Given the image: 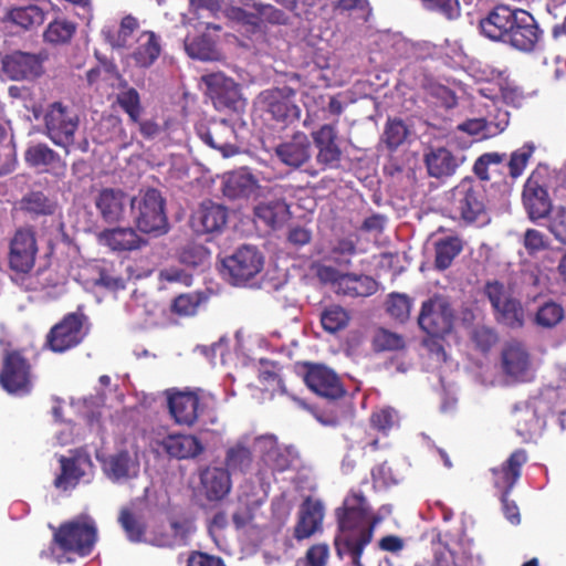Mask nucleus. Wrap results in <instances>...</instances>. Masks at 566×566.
Instances as JSON below:
<instances>
[{
  "instance_id": "39448f33",
  "label": "nucleus",
  "mask_w": 566,
  "mask_h": 566,
  "mask_svg": "<svg viewBox=\"0 0 566 566\" xmlns=\"http://www.w3.org/2000/svg\"><path fill=\"white\" fill-rule=\"evenodd\" d=\"M98 385L95 395L74 403L77 412L90 423L122 420L119 413L124 410L125 396L118 390V385L112 387L111 377L107 375L98 378Z\"/></svg>"
},
{
  "instance_id": "e2e57ef3",
  "label": "nucleus",
  "mask_w": 566,
  "mask_h": 566,
  "mask_svg": "<svg viewBox=\"0 0 566 566\" xmlns=\"http://www.w3.org/2000/svg\"><path fill=\"white\" fill-rule=\"evenodd\" d=\"M411 301L403 294H391L387 302V312L394 318L405 322L410 315Z\"/></svg>"
},
{
  "instance_id": "2eb2a0df",
  "label": "nucleus",
  "mask_w": 566,
  "mask_h": 566,
  "mask_svg": "<svg viewBox=\"0 0 566 566\" xmlns=\"http://www.w3.org/2000/svg\"><path fill=\"white\" fill-rule=\"evenodd\" d=\"M44 52L14 51L2 59V70L12 81L34 80L43 74Z\"/></svg>"
},
{
  "instance_id": "79ce46f5",
  "label": "nucleus",
  "mask_w": 566,
  "mask_h": 566,
  "mask_svg": "<svg viewBox=\"0 0 566 566\" xmlns=\"http://www.w3.org/2000/svg\"><path fill=\"white\" fill-rule=\"evenodd\" d=\"M339 290L349 296H368L376 292V282L367 275L346 273L342 276Z\"/></svg>"
},
{
  "instance_id": "864d4df0",
  "label": "nucleus",
  "mask_w": 566,
  "mask_h": 566,
  "mask_svg": "<svg viewBox=\"0 0 566 566\" xmlns=\"http://www.w3.org/2000/svg\"><path fill=\"white\" fill-rule=\"evenodd\" d=\"M120 108L129 116L133 123H139L143 106L139 93L136 90L119 91L116 96Z\"/></svg>"
},
{
  "instance_id": "69168bd1",
  "label": "nucleus",
  "mask_w": 566,
  "mask_h": 566,
  "mask_svg": "<svg viewBox=\"0 0 566 566\" xmlns=\"http://www.w3.org/2000/svg\"><path fill=\"white\" fill-rule=\"evenodd\" d=\"M471 339L480 350L488 352L497 342V335L491 327L476 325L472 329Z\"/></svg>"
},
{
  "instance_id": "a18cd8bd",
  "label": "nucleus",
  "mask_w": 566,
  "mask_h": 566,
  "mask_svg": "<svg viewBox=\"0 0 566 566\" xmlns=\"http://www.w3.org/2000/svg\"><path fill=\"white\" fill-rule=\"evenodd\" d=\"M138 29V21L132 15L122 19L117 30H104L107 42L116 49L127 48L133 33Z\"/></svg>"
},
{
  "instance_id": "774afa93",
  "label": "nucleus",
  "mask_w": 566,
  "mask_h": 566,
  "mask_svg": "<svg viewBox=\"0 0 566 566\" xmlns=\"http://www.w3.org/2000/svg\"><path fill=\"white\" fill-rule=\"evenodd\" d=\"M549 232L556 240L566 244V208L558 207L549 219Z\"/></svg>"
},
{
  "instance_id": "423d86ee",
  "label": "nucleus",
  "mask_w": 566,
  "mask_h": 566,
  "mask_svg": "<svg viewBox=\"0 0 566 566\" xmlns=\"http://www.w3.org/2000/svg\"><path fill=\"white\" fill-rule=\"evenodd\" d=\"M129 207L133 223L139 232L158 238L169 231L166 200L159 190H140L130 198Z\"/></svg>"
},
{
  "instance_id": "bf43d9fd",
  "label": "nucleus",
  "mask_w": 566,
  "mask_h": 566,
  "mask_svg": "<svg viewBox=\"0 0 566 566\" xmlns=\"http://www.w3.org/2000/svg\"><path fill=\"white\" fill-rule=\"evenodd\" d=\"M424 9L437 12L448 20L460 17L461 8L458 0H421Z\"/></svg>"
},
{
  "instance_id": "393cba45",
  "label": "nucleus",
  "mask_w": 566,
  "mask_h": 566,
  "mask_svg": "<svg viewBox=\"0 0 566 566\" xmlns=\"http://www.w3.org/2000/svg\"><path fill=\"white\" fill-rule=\"evenodd\" d=\"M504 373L518 381L531 379V359L525 346L520 342L509 343L502 352Z\"/></svg>"
},
{
  "instance_id": "4468645a",
  "label": "nucleus",
  "mask_w": 566,
  "mask_h": 566,
  "mask_svg": "<svg viewBox=\"0 0 566 566\" xmlns=\"http://www.w3.org/2000/svg\"><path fill=\"white\" fill-rule=\"evenodd\" d=\"M263 263V255L252 245H243L223 260V266L234 284L254 277L262 270Z\"/></svg>"
},
{
  "instance_id": "f704fd0d",
  "label": "nucleus",
  "mask_w": 566,
  "mask_h": 566,
  "mask_svg": "<svg viewBox=\"0 0 566 566\" xmlns=\"http://www.w3.org/2000/svg\"><path fill=\"white\" fill-rule=\"evenodd\" d=\"M161 48L159 38L151 31L142 32L137 39V46L132 59L139 67H149L158 59Z\"/></svg>"
},
{
  "instance_id": "ea45409f",
  "label": "nucleus",
  "mask_w": 566,
  "mask_h": 566,
  "mask_svg": "<svg viewBox=\"0 0 566 566\" xmlns=\"http://www.w3.org/2000/svg\"><path fill=\"white\" fill-rule=\"evenodd\" d=\"M495 319L510 328H521L524 325L525 313L521 302L513 296L494 308Z\"/></svg>"
},
{
  "instance_id": "c03bdc74",
  "label": "nucleus",
  "mask_w": 566,
  "mask_h": 566,
  "mask_svg": "<svg viewBox=\"0 0 566 566\" xmlns=\"http://www.w3.org/2000/svg\"><path fill=\"white\" fill-rule=\"evenodd\" d=\"M118 523L130 542L140 543L145 539L146 524L129 507L120 509Z\"/></svg>"
},
{
  "instance_id": "9b49d317",
  "label": "nucleus",
  "mask_w": 566,
  "mask_h": 566,
  "mask_svg": "<svg viewBox=\"0 0 566 566\" xmlns=\"http://www.w3.org/2000/svg\"><path fill=\"white\" fill-rule=\"evenodd\" d=\"M2 388L11 395L24 396L32 389L31 366L19 350H7L0 373Z\"/></svg>"
},
{
  "instance_id": "7c9ffc66",
  "label": "nucleus",
  "mask_w": 566,
  "mask_h": 566,
  "mask_svg": "<svg viewBox=\"0 0 566 566\" xmlns=\"http://www.w3.org/2000/svg\"><path fill=\"white\" fill-rule=\"evenodd\" d=\"M258 189V180L247 168L230 171L223 177L222 192L229 199L249 198Z\"/></svg>"
},
{
  "instance_id": "2f4dec72",
  "label": "nucleus",
  "mask_w": 566,
  "mask_h": 566,
  "mask_svg": "<svg viewBox=\"0 0 566 566\" xmlns=\"http://www.w3.org/2000/svg\"><path fill=\"white\" fill-rule=\"evenodd\" d=\"M24 157L27 163L32 167H45L46 171L59 177L65 175V161L45 144L30 146Z\"/></svg>"
},
{
  "instance_id": "f03ea898",
  "label": "nucleus",
  "mask_w": 566,
  "mask_h": 566,
  "mask_svg": "<svg viewBox=\"0 0 566 566\" xmlns=\"http://www.w3.org/2000/svg\"><path fill=\"white\" fill-rule=\"evenodd\" d=\"M483 35L512 45L523 52L537 49L543 39L535 18L523 9L499 4L480 21Z\"/></svg>"
},
{
  "instance_id": "1a4fd4ad",
  "label": "nucleus",
  "mask_w": 566,
  "mask_h": 566,
  "mask_svg": "<svg viewBox=\"0 0 566 566\" xmlns=\"http://www.w3.org/2000/svg\"><path fill=\"white\" fill-rule=\"evenodd\" d=\"M95 458L101 463L105 476L112 482L128 481L137 478L139 474L140 460L138 447L134 443H132L129 448L118 449L111 454L96 451Z\"/></svg>"
},
{
  "instance_id": "e433bc0d",
  "label": "nucleus",
  "mask_w": 566,
  "mask_h": 566,
  "mask_svg": "<svg viewBox=\"0 0 566 566\" xmlns=\"http://www.w3.org/2000/svg\"><path fill=\"white\" fill-rule=\"evenodd\" d=\"M56 208V201L43 191H30L20 201V209L32 217L52 216Z\"/></svg>"
},
{
  "instance_id": "bb28decb",
  "label": "nucleus",
  "mask_w": 566,
  "mask_h": 566,
  "mask_svg": "<svg viewBox=\"0 0 566 566\" xmlns=\"http://www.w3.org/2000/svg\"><path fill=\"white\" fill-rule=\"evenodd\" d=\"M197 134L205 144L220 150L224 157H229L235 153V147L232 144L234 129L224 119L213 122L209 126H198Z\"/></svg>"
},
{
  "instance_id": "20e7f679",
  "label": "nucleus",
  "mask_w": 566,
  "mask_h": 566,
  "mask_svg": "<svg viewBox=\"0 0 566 566\" xmlns=\"http://www.w3.org/2000/svg\"><path fill=\"white\" fill-rule=\"evenodd\" d=\"M560 181L559 172L539 164L525 180L522 190V205L532 222L547 219L553 211L552 192Z\"/></svg>"
},
{
  "instance_id": "680f3d73",
  "label": "nucleus",
  "mask_w": 566,
  "mask_h": 566,
  "mask_svg": "<svg viewBox=\"0 0 566 566\" xmlns=\"http://www.w3.org/2000/svg\"><path fill=\"white\" fill-rule=\"evenodd\" d=\"M428 96L432 103L446 109L453 108L458 103L454 92L441 84H431L428 87Z\"/></svg>"
},
{
  "instance_id": "c9c22d12",
  "label": "nucleus",
  "mask_w": 566,
  "mask_h": 566,
  "mask_svg": "<svg viewBox=\"0 0 566 566\" xmlns=\"http://www.w3.org/2000/svg\"><path fill=\"white\" fill-rule=\"evenodd\" d=\"M61 464V473L54 480L56 488L66 489L70 485H76L80 479L84 475V471L81 468L82 463L91 464L88 455L82 457H64L61 455L59 459Z\"/></svg>"
},
{
  "instance_id": "4be33fe9",
  "label": "nucleus",
  "mask_w": 566,
  "mask_h": 566,
  "mask_svg": "<svg viewBox=\"0 0 566 566\" xmlns=\"http://www.w3.org/2000/svg\"><path fill=\"white\" fill-rule=\"evenodd\" d=\"M274 153L282 164L297 169L312 157L311 142L305 133L296 132L289 140L275 146Z\"/></svg>"
},
{
  "instance_id": "ddd939ff",
  "label": "nucleus",
  "mask_w": 566,
  "mask_h": 566,
  "mask_svg": "<svg viewBox=\"0 0 566 566\" xmlns=\"http://www.w3.org/2000/svg\"><path fill=\"white\" fill-rule=\"evenodd\" d=\"M38 244L31 228H19L9 242L8 263L17 273H29L35 263Z\"/></svg>"
},
{
  "instance_id": "b1692460",
  "label": "nucleus",
  "mask_w": 566,
  "mask_h": 566,
  "mask_svg": "<svg viewBox=\"0 0 566 566\" xmlns=\"http://www.w3.org/2000/svg\"><path fill=\"white\" fill-rule=\"evenodd\" d=\"M228 220L224 206L211 200L203 201L191 218V224L198 233H219Z\"/></svg>"
},
{
  "instance_id": "c756f323",
  "label": "nucleus",
  "mask_w": 566,
  "mask_h": 566,
  "mask_svg": "<svg viewBox=\"0 0 566 566\" xmlns=\"http://www.w3.org/2000/svg\"><path fill=\"white\" fill-rule=\"evenodd\" d=\"M323 517V504L311 497L305 499L298 511V520L294 527V537L298 541L311 537L321 528Z\"/></svg>"
},
{
  "instance_id": "4d7b16f0",
  "label": "nucleus",
  "mask_w": 566,
  "mask_h": 566,
  "mask_svg": "<svg viewBox=\"0 0 566 566\" xmlns=\"http://www.w3.org/2000/svg\"><path fill=\"white\" fill-rule=\"evenodd\" d=\"M205 300L206 297L200 293L181 294L174 300L172 311L179 315H195Z\"/></svg>"
},
{
  "instance_id": "5fc2aeb1",
  "label": "nucleus",
  "mask_w": 566,
  "mask_h": 566,
  "mask_svg": "<svg viewBox=\"0 0 566 566\" xmlns=\"http://www.w3.org/2000/svg\"><path fill=\"white\" fill-rule=\"evenodd\" d=\"M535 151V145L533 143H525L522 147L514 150L509 160V172L513 178L520 177L530 158Z\"/></svg>"
},
{
  "instance_id": "f8f14e48",
  "label": "nucleus",
  "mask_w": 566,
  "mask_h": 566,
  "mask_svg": "<svg viewBox=\"0 0 566 566\" xmlns=\"http://www.w3.org/2000/svg\"><path fill=\"white\" fill-rule=\"evenodd\" d=\"M454 311L443 297H432L422 303L418 324L428 335L442 337L452 331Z\"/></svg>"
},
{
  "instance_id": "9d476101",
  "label": "nucleus",
  "mask_w": 566,
  "mask_h": 566,
  "mask_svg": "<svg viewBox=\"0 0 566 566\" xmlns=\"http://www.w3.org/2000/svg\"><path fill=\"white\" fill-rule=\"evenodd\" d=\"M44 122L48 137L69 154V147L74 143L78 127L77 114L62 103L55 102L49 107Z\"/></svg>"
},
{
  "instance_id": "a19ab883",
  "label": "nucleus",
  "mask_w": 566,
  "mask_h": 566,
  "mask_svg": "<svg viewBox=\"0 0 566 566\" xmlns=\"http://www.w3.org/2000/svg\"><path fill=\"white\" fill-rule=\"evenodd\" d=\"M185 50L192 59L201 61H214L219 59V52L212 39L207 34H201L185 40Z\"/></svg>"
},
{
  "instance_id": "c85d7f7f",
  "label": "nucleus",
  "mask_w": 566,
  "mask_h": 566,
  "mask_svg": "<svg viewBox=\"0 0 566 566\" xmlns=\"http://www.w3.org/2000/svg\"><path fill=\"white\" fill-rule=\"evenodd\" d=\"M463 163L460 154H454L446 147L430 148L424 154V164L429 176L444 178L452 176Z\"/></svg>"
},
{
  "instance_id": "f257e3e1",
  "label": "nucleus",
  "mask_w": 566,
  "mask_h": 566,
  "mask_svg": "<svg viewBox=\"0 0 566 566\" xmlns=\"http://www.w3.org/2000/svg\"><path fill=\"white\" fill-rule=\"evenodd\" d=\"M337 533L334 538L336 554L348 558L353 566H363L361 556L371 543L375 530L382 522V515L374 513L360 490L352 489L342 506L335 510Z\"/></svg>"
},
{
  "instance_id": "49530a36",
  "label": "nucleus",
  "mask_w": 566,
  "mask_h": 566,
  "mask_svg": "<svg viewBox=\"0 0 566 566\" xmlns=\"http://www.w3.org/2000/svg\"><path fill=\"white\" fill-rule=\"evenodd\" d=\"M76 31V24L66 19H55L49 23L43 33L45 42L57 45L71 41Z\"/></svg>"
},
{
  "instance_id": "f3484780",
  "label": "nucleus",
  "mask_w": 566,
  "mask_h": 566,
  "mask_svg": "<svg viewBox=\"0 0 566 566\" xmlns=\"http://www.w3.org/2000/svg\"><path fill=\"white\" fill-rule=\"evenodd\" d=\"M317 149L316 164L322 170L335 169L339 166L342 150L337 144L338 129L336 124H324L311 134Z\"/></svg>"
},
{
  "instance_id": "cd10ccee",
  "label": "nucleus",
  "mask_w": 566,
  "mask_h": 566,
  "mask_svg": "<svg viewBox=\"0 0 566 566\" xmlns=\"http://www.w3.org/2000/svg\"><path fill=\"white\" fill-rule=\"evenodd\" d=\"M453 198L455 210L468 222L475 221L484 212V197L480 188L460 185L453 191Z\"/></svg>"
},
{
  "instance_id": "58836bf2",
  "label": "nucleus",
  "mask_w": 566,
  "mask_h": 566,
  "mask_svg": "<svg viewBox=\"0 0 566 566\" xmlns=\"http://www.w3.org/2000/svg\"><path fill=\"white\" fill-rule=\"evenodd\" d=\"M484 107L485 114L482 115L486 126L484 136L491 138L505 130L510 122V113L494 99H490Z\"/></svg>"
},
{
  "instance_id": "09e8293b",
  "label": "nucleus",
  "mask_w": 566,
  "mask_h": 566,
  "mask_svg": "<svg viewBox=\"0 0 566 566\" xmlns=\"http://www.w3.org/2000/svg\"><path fill=\"white\" fill-rule=\"evenodd\" d=\"M10 19L25 30L39 27L44 21V12L38 6L14 8L10 11Z\"/></svg>"
},
{
  "instance_id": "338daca9",
  "label": "nucleus",
  "mask_w": 566,
  "mask_h": 566,
  "mask_svg": "<svg viewBox=\"0 0 566 566\" xmlns=\"http://www.w3.org/2000/svg\"><path fill=\"white\" fill-rule=\"evenodd\" d=\"M523 245L528 254H536L548 247L545 234L536 229H527L523 235Z\"/></svg>"
},
{
  "instance_id": "5701e85b",
  "label": "nucleus",
  "mask_w": 566,
  "mask_h": 566,
  "mask_svg": "<svg viewBox=\"0 0 566 566\" xmlns=\"http://www.w3.org/2000/svg\"><path fill=\"white\" fill-rule=\"evenodd\" d=\"M528 455L525 450L517 449L499 468L491 469L494 488L499 492L511 493L522 475V468L527 462Z\"/></svg>"
},
{
  "instance_id": "6e6552de",
  "label": "nucleus",
  "mask_w": 566,
  "mask_h": 566,
  "mask_svg": "<svg viewBox=\"0 0 566 566\" xmlns=\"http://www.w3.org/2000/svg\"><path fill=\"white\" fill-rule=\"evenodd\" d=\"M88 329V318L85 314L69 313L50 329L45 345L54 353H64L81 344Z\"/></svg>"
},
{
  "instance_id": "a878e982",
  "label": "nucleus",
  "mask_w": 566,
  "mask_h": 566,
  "mask_svg": "<svg viewBox=\"0 0 566 566\" xmlns=\"http://www.w3.org/2000/svg\"><path fill=\"white\" fill-rule=\"evenodd\" d=\"M137 231L132 227L105 229L98 233L97 241L115 252L134 251L147 244V241Z\"/></svg>"
},
{
  "instance_id": "13d9d810",
  "label": "nucleus",
  "mask_w": 566,
  "mask_h": 566,
  "mask_svg": "<svg viewBox=\"0 0 566 566\" xmlns=\"http://www.w3.org/2000/svg\"><path fill=\"white\" fill-rule=\"evenodd\" d=\"M373 345L378 352L397 350L403 347V339L396 333L385 328H379L375 332Z\"/></svg>"
},
{
  "instance_id": "aec40b11",
  "label": "nucleus",
  "mask_w": 566,
  "mask_h": 566,
  "mask_svg": "<svg viewBox=\"0 0 566 566\" xmlns=\"http://www.w3.org/2000/svg\"><path fill=\"white\" fill-rule=\"evenodd\" d=\"M231 488V473L226 468L207 465L199 470V491L208 502L222 501Z\"/></svg>"
},
{
  "instance_id": "0e129e2a",
  "label": "nucleus",
  "mask_w": 566,
  "mask_h": 566,
  "mask_svg": "<svg viewBox=\"0 0 566 566\" xmlns=\"http://www.w3.org/2000/svg\"><path fill=\"white\" fill-rule=\"evenodd\" d=\"M335 10L338 13L355 14V18L367 20L370 9L367 0H338Z\"/></svg>"
},
{
  "instance_id": "dca6fc26",
  "label": "nucleus",
  "mask_w": 566,
  "mask_h": 566,
  "mask_svg": "<svg viewBox=\"0 0 566 566\" xmlns=\"http://www.w3.org/2000/svg\"><path fill=\"white\" fill-rule=\"evenodd\" d=\"M208 95L217 109L237 111L243 106L239 85L222 73H211L202 77Z\"/></svg>"
},
{
  "instance_id": "8fccbe9b",
  "label": "nucleus",
  "mask_w": 566,
  "mask_h": 566,
  "mask_svg": "<svg viewBox=\"0 0 566 566\" xmlns=\"http://www.w3.org/2000/svg\"><path fill=\"white\" fill-rule=\"evenodd\" d=\"M252 7L256 10L258 15H248L243 11H239V17L247 19L249 23L255 24L256 20H264L274 24H285L287 22V15L280 9L264 3L253 2Z\"/></svg>"
},
{
  "instance_id": "052dcab7",
  "label": "nucleus",
  "mask_w": 566,
  "mask_h": 566,
  "mask_svg": "<svg viewBox=\"0 0 566 566\" xmlns=\"http://www.w3.org/2000/svg\"><path fill=\"white\" fill-rule=\"evenodd\" d=\"M209 258L208 250L201 244L188 243L179 252V261L188 266H199Z\"/></svg>"
},
{
  "instance_id": "a211bd4d",
  "label": "nucleus",
  "mask_w": 566,
  "mask_h": 566,
  "mask_svg": "<svg viewBox=\"0 0 566 566\" xmlns=\"http://www.w3.org/2000/svg\"><path fill=\"white\" fill-rule=\"evenodd\" d=\"M294 91L290 87L271 88L259 95V104L275 120L287 122L297 119L301 109L293 103Z\"/></svg>"
},
{
  "instance_id": "4c0bfd02",
  "label": "nucleus",
  "mask_w": 566,
  "mask_h": 566,
  "mask_svg": "<svg viewBox=\"0 0 566 566\" xmlns=\"http://www.w3.org/2000/svg\"><path fill=\"white\" fill-rule=\"evenodd\" d=\"M463 249L462 240L459 237H444L436 241L434 250V266L438 270L448 269L453 262L454 258L460 254Z\"/></svg>"
},
{
  "instance_id": "7ed1b4c3",
  "label": "nucleus",
  "mask_w": 566,
  "mask_h": 566,
  "mask_svg": "<svg viewBox=\"0 0 566 566\" xmlns=\"http://www.w3.org/2000/svg\"><path fill=\"white\" fill-rule=\"evenodd\" d=\"M165 396L169 413L177 424H212L220 420L216 397L202 389L170 388Z\"/></svg>"
},
{
  "instance_id": "6ab92c4d",
  "label": "nucleus",
  "mask_w": 566,
  "mask_h": 566,
  "mask_svg": "<svg viewBox=\"0 0 566 566\" xmlns=\"http://www.w3.org/2000/svg\"><path fill=\"white\" fill-rule=\"evenodd\" d=\"M306 367L304 381L313 392L328 400H335L345 395V389L334 370L318 364H307Z\"/></svg>"
},
{
  "instance_id": "6e6d98bb",
  "label": "nucleus",
  "mask_w": 566,
  "mask_h": 566,
  "mask_svg": "<svg viewBox=\"0 0 566 566\" xmlns=\"http://www.w3.org/2000/svg\"><path fill=\"white\" fill-rule=\"evenodd\" d=\"M408 128L401 119H389L385 128V143L390 149L399 147L408 136Z\"/></svg>"
},
{
  "instance_id": "3c124183",
  "label": "nucleus",
  "mask_w": 566,
  "mask_h": 566,
  "mask_svg": "<svg viewBox=\"0 0 566 566\" xmlns=\"http://www.w3.org/2000/svg\"><path fill=\"white\" fill-rule=\"evenodd\" d=\"M357 252L356 241L350 237L337 239L331 248L327 260L340 265L349 266L350 258Z\"/></svg>"
},
{
  "instance_id": "72a5a7b5",
  "label": "nucleus",
  "mask_w": 566,
  "mask_h": 566,
  "mask_svg": "<svg viewBox=\"0 0 566 566\" xmlns=\"http://www.w3.org/2000/svg\"><path fill=\"white\" fill-rule=\"evenodd\" d=\"M289 206L283 198L262 201L254 208L255 218L266 227L275 229L282 226L289 218Z\"/></svg>"
},
{
  "instance_id": "603ef678",
  "label": "nucleus",
  "mask_w": 566,
  "mask_h": 566,
  "mask_svg": "<svg viewBox=\"0 0 566 566\" xmlns=\"http://www.w3.org/2000/svg\"><path fill=\"white\" fill-rule=\"evenodd\" d=\"M349 322L348 313L338 305L327 307L321 315L323 328L328 333H336L344 329Z\"/></svg>"
},
{
  "instance_id": "473e14b6",
  "label": "nucleus",
  "mask_w": 566,
  "mask_h": 566,
  "mask_svg": "<svg viewBox=\"0 0 566 566\" xmlns=\"http://www.w3.org/2000/svg\"><path fill=\"white\" fill-rule=\"evenodd\" d=\"M161 446L170 457L177 459H193L205 451V446L192 434H169Z\"/></svg>"
},
{
  "instance_id": "412c9836",
  "label": "nucleus",
  "mask_w": 566,
  "mask_h": 566,
  "mask_svg": "<svg viewBox=\"0 0 566 566\" xmlns=\"http://www.w3.org/2000/svg\"><path fill=\"white\" fill-rule=\"evenodd\" d=\"M130 198L122 189L104 188L95 196L94 203L98 216L106 223L124 221Z\"/></svg>"
},
{
  "instance_id": "37998d69",
  "label": "nucleus",
  "mask_w": 566,
  "mask_h": 566,
  "mask_svg": "<svg viewBox=\"0 0 566 566\" xmlns=\"http://www.w3.org/2000/svg\"><path fill=\"white\" fill-rule=\"evenodd\" d=\"M253 461L251 450L241 442L228 448L224 458L226 469L231 473L247 472Z\"/></svg>"
},
{
  "instance_id": "0eeeda50",
  "label": "nucleus",
  "mask_w": 566,
  "mask_h": 566,
  "mask_svg": "<svg viewBox=\"0 0 566 566\" xmlns=\"http://www.w3.org/2000/svg\"><path fill=\"white\" fill-rule=\"evenodd\" d=\"M53 543L63 553L88 556L97 541V528L87 516H80L53 528Z\"/></svg>"
},
{
  "instance_id": "de8ad7c7",
  "label": "nucleus",
  "mask_w": 566,
  "mask_h": 566,
  "mask_svg": "<svg viewBox=\"0 0 566 566\" xmlns=\"http://www.w3.org/2000/svg\"><path fill=\"white\" fill-rule=\"evenodd\" d=\"M565 316L563 306L554 301L542 304L534 317V323L543 328H553L558 325Z\"/></svg>"
}]
</instances>
